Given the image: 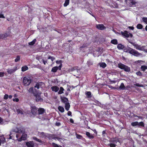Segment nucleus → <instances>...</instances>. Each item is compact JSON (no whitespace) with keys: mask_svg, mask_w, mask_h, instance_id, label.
<instances>
[{"mask_svg":"<svg viewBox=\"0 0 147 147\" xmlns=\"http://www.w3.org/2000/svg\"><path fill=\"white\" fill-rule=\"evenodd\" d=\"M117 48L119 50L123 49L124 48V46L121 44H119L117 45Z\"/></svg>","mask_w":147,"mask_h":147,"instance_id":"obj_20","label":"nucleus"},{"mask_svg":"<svg viewBox=\"0 0 147 147\" xmlns=\"http://www.w3.org/2000/svg\"><path fill=\"white\" fill-rule=\"evenodd\" d=\"M48 59H51L52 61H53L55 59V57H51V56H49Z\"/></svg>","mask_w":147,"mask_h":147,"instance_id":"obj_45","label":"nucleus"},{"mask_svg":"<svg viewBox=\"0 0 147 147\" xmlns=\"http://www.w3.org/2000/svg\"><path fill=\"white\" fill-rule=\"evenodd\" d=\"M28 67L26 66H23L22 68V71H24L28 69Z\"/></svg>","mask_w":147,"mask_h":147,"instance_id":"obj_33","label":"nucleus"},{"mask_svg":"<svg viewBox=\"0 0 147 147\" xmlns=\"http://www.w3.org/2000/svg\"><path fill=\"white\" fill-rule=\"evenodd\" d=\"M61 100L62 102L63 103L67 102L68 101V99L66 97H61Z\"/></svg>","mask_w":147,"mask_h":147,"instance_id":"obj_28","label":"nucleus"},{"mask_svg":"<svg viewBox=\"0 0 147 147\" xmlns=\"http://www.w3.org/2000/svg\"><path fill=\"white\" fill-rule=\"evenodd\" d=\"M96 27L97 29L100 30H104L106 28V27L102 24H97Z\"/></svg>","mask_w":147,"mask_h":147,"instance_id":"obj_8","label":"nucleus"},{"mask_svg":"<svg viewBox=\"0 0 147 147\" xmlns=\"http://www.w3.org/2000/svg\"><path fill=\"white\" fill-rule=\"evenodd\" d=\"M134 85L135 86H136L137 87H144V86L142 84H140L139 83H136L135 84H134Z\"/></svg>","mask_w":147,"mask_h":147,"instance_id":"obj_41","label":"nucleus"},{"mask_svg":"<svg viewBox=\"0 0 147 147\" xmlns=\"http://www.w3.org/2000/svg\"><path fill=\"white\" fill-rule=\"evenodd\" d=\"M42 84H44V83L41 82H38L36 84L34 87L37 89H38L40 88V86H41Z\"/></svg>","mask_w":147,"mask_h":147,"instance_id":"obj_17","label":"nucleus"},{"mask_svg":"<svg viewBox=\"0 0 147 147\" xmlns=\"http://www.w3.org/2000/svg\"><path fill=\"white\" fill-rule=\"evenodd\" d=\"M145 46H143L142 47L141 46V49H140V50H142L146 52L147 51V50L145 49Z\"/></svg>","mask_w":147,"mask_h":147,"instance_id":"obj_40","label":"nucleus"},{"mask_svg":"<svg viewBox=\"0 0 147 147\" xmlns=\"http://www.w3.org/2000/svg\"><path fill=\"white\" fill-rule=\"evenodd\" d=\"M3 36V34H0V40L4 38Z\"/></svg>","mask_w":147,"mask_h":147,"instance_id":"obj_61","label":"nucleus"},{"mask_svg":"<svg viewBox=\"0 0 147 147\" xmlns=\"http://www.w3.org/2000/svg\"><path fill=\"white\" fill-rule=\"evenodd\" d=\"M71 112L70 111H68L67 112V115L68 116H70L71 117L72 116V115L71 114Z\"/></svg>","mask_w":147,"mask_h":147,"instance_id":"obj_54","label":"nucleus"},{"mask_svg":"<svg viewBox=\"0 0 147 147\" xmlns=\"http://www.w3.org/2000/svg\"><path fill=\"white\" fill-rule=\"evenodd\" d=\"M120 142L119 139L116 137L113 138L111 140V142L114 144H116L117 142Z\"/></svg>","mask_w":147,"mask_h":147,"instance_id":"obj_14","label":"nucleus"},{"mask_svg":"<svg viewBox=\"0 0 147 147\" xmlns=\"http://www.w3.org/2000/svg\"><path fill=\"white\" fill-rule=\"evenodd\" d=\"M129 42L132 45L136 47V49L140 50L141 49V46L138 45L137 44H135L134 42H131L130 41H129Z\"/></svg>","mask_w":147,"mask_h":147,"instance_id":"obj_13","label":"nucleus"},{"mask_svg":"<svg viewBox=\"0 0 147 147\" xmlns=\"http://www.w3.org/2000/svg\"><path fill=\"white\" fill-rule=\"evenodd\" d=\"M64 89L63 87H61L60 88V90L58 92V93L59 94H62L63 93V91L64 90Z\"/></svg>","mask_w":147,"mask_h":147,"instance_id":"obj_29","label":"nucleus"},{"mask_svg":"<svg viewBox=\"0 0 147 147\" xmlns=\"http://www.w3.org/2000/svg\"><path fill=\"white\" fill-rule=\"evenodd\" d=\"M27 135L26 134H22L20 138L18 139L19 142H21L22 140H24L26 139Z\"/></svg>","mask_w":147,"mask_h":147,"instance_id":"obj_12","label":"nucleus"},{"mask_svg":"<svg viewBox=\"0 0 147 147\" xmlns=\"http://www.w3.org/2000/svg\"><path fill=\"white\" fill-rule=\"evenodd\" d=\"M58 109L59 111L62 113H63L64 111V109L63 107L61 106H59L58 107Z\"/></svg>","mask_w":147,"mask_h":147,"instance_id":"obj_30","label":"nucleus"},{"mask_svg":"<svg viewBox=\"0 0 147 147\" xmlns=\"http://www.w3.org/2000/svg\"><path fill=\"white\" fill-rule=\"evenodd\" d=\"M126 50L125 52L129 53L133 55L136 57H138L141 56L142 55L141 53L138 52L137 51L131 47L129 48L126 49Z\"/></svg>","mask_w":147,"mask_h":147,"instance_id":"obj_1","label":"nucleus"},{"mask_svg":"<svg viewBox=\"0 0 147 147\" xmlns=\"http://www.w3.org/2000/svg\"><path fill=\"white\" fill-rule=\"evenodd\" d=\"M31 80L30 78L28 77H25L23 79V83L25 86H28L30 84Z\"/></svg>","mask_w":147,"mask_h":147,"instance_id":"obj_4","label":"nucleus"},{"mask_svg":"<svg viewBox=\"0 0 147 147\" xmlns=\"http://www.w3.org/2000/svg\"><path fill=\"white\" fill-rule=\"evenodd\" d=\"M86 135L88 137L90 135V134L89 132H86Z\"/></svg>","mask_w":147,"mask_h":147,"instance_id":"obj_57","label":"nucleus"},{"mask_svg":"<svg viewBox=\"0 0 147 147\" xmlns=\"http://www.w3.org/2000/svg\"><path fill=\"white\" fill-rule=\"evenodd\" d=\"M4 73L3 72H0V77H3L4 76Z\"/></svg>","mask_w":147,"mask_h":147,"instance_id":"obj_59","label":"nucleus"},{"mask_svg":"<svg viewBox=\"0 0 147 147\" xmlns=\"http://www.w3.org/2000/svg\"><path fill=\"white\" fill-rule=\"evenodd\" d=\"M45 113H46L45 110L44 108H39L38 109L37 114H38V115H43Z\"/></svg>","mask_w":147,"mask_h":147,"instance_id":"obj_9","label":"nucleus"},{"mask_svg":"<svg viewBox=\"0 0 147 147\" xmlns=\"http://www.w3.org/2000/svg\"><path fill=\"white\" fill-rule=\"evenodd\" d=\"M128 32L125 30L124 32L121 31L120 34H121L122 36L125 37L126 38H129V36L131 38L133 37V35L131 33H129V34L128 33Z\"/></svg>","mask_w":147,"mask_h":147,"instance_id":"obj_5","label":"nucleus"},{"mask_svg":"<svg viewBox=\"0 0 147 147\" xmlns=\"http://www.w3.org/2000/svg\"><path fill=\"white\" fill-rule=\"evenodd\" d=\"M86 94L88 98H91L92 97L91 93L90 91H87L86 92Z\"/></svg>","mask_w":147,"mask_h":147,"instance_id":"obj_26","label":"nucleus"},{"mask_svg":"<svg viewBox=\"0 0 147 147\" xmlns=\"http://www.w3.org/2000/svg\"><path fill=\"white\" fill-rule=\"evenodd\" d=\"M138 125L142 127L144 126V123L143 122H140L138 123Z\"/></svg>","mask_w":147,"mask_h":147,"instance_id":"obj_47","label":"nucleus"},{"mask_svg":"<svg viewBox=\"0 0 147 147\" xmlns=\"http://www.w3.org/2000/svg\"><path fill=\"white\" fill-rule=\"evenodd\" d=\"M46 117L45 115H44L42 117H40L39 116V118L40 119H42L44 120H45V119H46Z\"/></svg>","mask_w":147,"mask_h":147,"instance_id":"obj_52","label":"nucleus"},{"mask_svg":"<svg viewBox=\"0 0 147 147\" xmlns=\"http://www.w3.org/2000/svg\"><path fill=\"white\" fill-rule=\"evenodd\" d=\"M100 66L101 67L104 68L106 67L107 65L105 63H102L100 64Z\"/></svg>","mask_w":147,"mask_h":147,"instance_id":"obj_38","label":"nucleus"},{"mask_svg":"<svg viewBox=\"0 0 147 147\" xmlns=\"http://www.w3.org/2000/svg\"><path fill=\"white\" fill-rule=\"evenodd\" d=\"M76 136L77 138L78 139H81L82 138V137L81 135L78 134H76Z\"/></svg>","mask_w":147,"mask_h":147,"instance_id":"obj_44","label":"nucleus"},{"mask_svg":"<svg viewBox=\"0 0 147 147\" xmlns=\"http://www.w3.org/2000/svg\"><path fill=\"white\" fill-rule=\"evenodd\" d=\"M69 3V0H65V3L63 4L64 7L67 6Z\"/></svg>","mask_w":147,"mask_h":147,"instance_id":"obj_32","label":"nucleus"},{"mask_svg":"<svg viewBox=\"0 0 147 147\" xmlns=\"http://www.w3.org/2000/svg\"><path fill=\"white\" fill-rule=\"evenodd\" d=\"M55 125L57 126H59L61 125V123L60 122H56Z\"/></svg>","mask_w":147,"mask_h":147,"instance_id":"obj_63","label":"nucleus"},{"mask_svg":"<svg viewBox=\"0 0 147 147\" xmlns=\"http://www.w3.org/2000/svg\"><path fill=\"white\" fill-rule=\"evenodd\" d=\"M111 43L114 45H117L118 44L117 40L116 39L112 40L111 41Z\"/></svg>","mask_w":147,"mask_h":147,"instance_id":"obj_25","label":"nucleus"},{"mask_svg":"<svg viewBox=\"0 0 147 147\" xmlns=\"http://www.w3.org/2000/svg\"><path fill=\"white\" fill-rule=\"evenodd\" d=\"M136 74L138 76H142V73L140 71H138L136 73Z\"/></svg>","mask_w":147,"mask_h":147,"instance_id":"obj_39","label":"nucleus"},{"mask_svg":"<svg viewBox=\"0 0 147 147\" xmlns=\"http://www.w3.org/2000/svg\"><path fill=\"white\" fill-rule=\"evenodd\" d=\"M140 69L142 71H144L147 69V66L145 65H142Z\"/></svg>","mask_w":147,"mask_h":147,"instance_id":"obj_24","label":"nucleus"},{"mask_svg":"<svg viewBox=\"0 0 147 147\" xmlns=\"http://www.w3.org/2000/svg\"><path fill=\"white\" fill-rule=\"evenodd\" d=\"M16 111L18 114H24L23 110L22 109H16Z\"/></svg>","mask_w":147,"mask_h":147,"instance_id":"obj_19","label":"nucleus"},{"mask_svg":"<svg viewBox=\"0 0 147 147\" xmlns=\"http://www.w3.org/2000/svg\"><path fill=\"white\" fill-rule=\"evenodd\" d=\"M70 107V105L69 102H66L65 104V109L68 111L69 110V109Z\"/></svg>","mask_w":147,"mask_h":147,"instance_id":"obj_22","label":"nucleus"},{"mask_svg":"<svg viewBox=\"0 0 147 147\" xmlns=\"http://www.w3.org/2000/svg\"><path fill=\"white\" fill-rule=\"evenodd\" d=\"M54 30L55 31H56L57 32L59 33H61V31L59 30H57L56 29H54Z\"/></svg>","mask_w":147,"mask_h":147,"instance_id":"obj_62","label":"nucleus"},{"mask_svg":"<svg viewBox=\"0 0 147 147\" xmlns=\"http://www.w3.org/2000/svg\"><path fill=\"white\" fill-rule=\"evenodd\" d=\"M119 88L121 90H124L126 89L127 88L125 87L123 83H121V84L120 86L119 87Z\"/></svg>","mask_w":147,"mask_h":147,"instance_id":"obj_21","label":"nucleus"},{"mask_svg":"<svg viewBox=\"0 0 147 147\" xmlns=\"http://www.w3.org/2000/svg\"><path fill=\"white\" fill-rule=\"evenodd\" d=\"M143 27V25L140 24H137L136 27L137 29H141Z\"/></svg>","mask_w":147,"mask_h":147,"instance_id":"obj_34","label":"nucleus"},{"mask_svg":"<svg viewBox=\"0 0 147 147\" xmlns=\"http://www.w3.org/2000/svg\"><path fill=\"white\" fill-rule=\"evenodd\" d=\"M52 144L54 147H59V146L57 144H56L55 143H52Z\"/></svg>","mask_w":147,"mask_h":147,"instance_id":"obj_51","label":"nucleus"},{"mask_svg":"<svg viewBox=\"0 0 147 147\" xmlns=\"http://www.w3.org/2000/svg\"><path fill=\"white\" fill-rule=\"evenodd\" d=\"M12 134V133H11V132L10 133V134L9 135V138H8L9 139H12V137H13V136H11V135Z\"/></svg>","mask_w":147,"mask_h":147,"instance_id":"obj_56","label":"nucleus"},{"mask_svg":"<svg viewBox=\"0 0 147 147\" xmlns=\"http://www.w3.org/2000/svg\"><path fill=\"white\" fill-rule=\"evenodd\" d=\"M58 69V67L57 66H55L53 67L51 70L52 72L55 73L57 71Z\"/></svg>","mask_w":147,"mask_h":147,"instance_id":"obj_27","label":"nucleus"},{"mask_svg":"<svg viewBox=\"0 0 147 147\" xmlns=\"http://www.w3.org/2000/svg\"><path fill=\"white\" fill-rule=\"evenodd\" d=\"M28 92L30 93H31L32 94H34V92L33 87H31L28 90Z\"/></svg>","mask_w":147,"mask_h":147,"instance_id":"obj_37","label":"nucleus"},{"mask_svg":"<svg viewBox=\"0 0 147 147\" xmlns=\"http://www.w3.org/2000/svg\"><path fill=\"white\" fill-rule=\"evenodd\" d=\"M5 18V17H4L3 14L1 13L0 14V18Z\"/></svg>","mask_w":147,"mask_h":147,"instance_id":"obj_60","label":"nucleus"},{"mask_svg":"<svg viewBox=\"0 0 147 147\" xmlns=\"http://www.w3.org/2000/svg\"><path fill=\"white\" fill-rule=\"evenodd\" d=\"M3 119L0 117V125H2L3 124Z\"/></svg>","mask_w":147,"mask_h":147,"instance_id":"obj_50","label":"nucleus"},{"mask_svg":"<svg viewBox=\"0 0 147 147\" xmlns=\"http://www.w3.org/2000/svg\"><path fill=\"white\" fill-rule=\"evenodd\" d=\"M118 67L126 72H129L130 71V68L129 67L121 63L118 64Z\"/></svg>","mask_w":147,"mask_h":147,"instance_id":"obj_2","label":"nucleus"},{"mask_svg":"<svg viewBox=\"0 0 147 147\" xmlns=\"http://www.w3.org/2000/svg\"><path fill=\"white\" fill-rule=\"evenodd\" d=\"M78 71V70L77 69V68L76 67H73L69 68L68 71L69 72H72L74 71Z\"/></svg>","mask_w":147,"mask_h":147,"instance_id":"obj_23","label":"nucleus"},{"mask_svg":"<svg viewBox=\"0 0 147 147\" xmlns=\"http://www.w3.org/2000/svg\"><path fill=\"white\" fill-rule=\"evenodd\" d=\"M33 139L34 140H35L36 141L38 142H40V143L42 142V141L41 140H40L39 139L37 138L36 137H33Z\"/></svg>","mask_w":147,"mask_h":147,"instance_id":"obj_35","label":"nucleus"},{"mask_svg":"<svg viewBox=\"0 0 147 147\" xmlns=\"http://www.w3.org/2000/svg\"><path fill=\"white\" fill-rule=\"evenodd\" d=\"M138 122L137 121L133 122L131 123V125L133 126H135L138 125Z\"/></svg>","mask_w":147,"mask_h":147,"instance_id":"obj_36","label":"nucleus"},{"mask_svg":"<svg viewBox=\"0 0 147 147\" xmlns=\"http://www.w3.org/2000/svg\"><path fill=\"white\" fill-rule=\"evenodd\" d=\"M51 89L52 91L57 92L59 90V88L56 86H52L51 87Z\"/></svg>","mask_w":147,"mask_h":147,"instance_id":"obj_18","label":"nucleus"},{"mask_svg":"<svg viewBox=\"0 0 147 147\" xmlns=\"http://www.w3.org/2000/svg\"><path fill=\"white\" fill-rule=\"evenodd\" d=\"M31 111L32 114L34 115H36L37 114V108L35 106H32L30 107Z\"/></svg>","mask_w":147,"mask_h":147,"instance_id":"obj_6","label":"nucleus"},{"mask_svg":"<svg viewBox=\"0 0 147 147\" xmlns=\"http://www.w3.org/2000/svg\"><path fill=\"white\" fill-rule=\"evenodd\" d=\"M26 144L27 147H34V143L33 141L27 142Z\"/></svg>","mask_w":147,"mask_h":147,"instance_id":"obj_11","label":"nucleus"},{"mask_svg":"<svg viewBox=\"0 0 147 147\" xmlns=\"http://www.w3.org/2000/svg\"><path fill=\"white\" fill-rule=\"evenodd\" d=\"M108 146H110V147H115L116 145L115 144L113 143L109 144Z\"/></svg>","mask_w":147,"mask_h":147,"instance_id":"obj_46","label":"nucleus"},{"mask_svg":"<svg viewBox=\"0 0 147 147\" xmlns=\"http://www.w3.org/2000/svg\"><path fill=\"white\" fill-rule=\"evenodd\" d=\"M25 129L22 126L16 127L13 129L12 132L18 133H23L25 132Z\"/></svg>","mask_w":147,"mask_h":147,"instance_id":"obj_3","label":"nucleus"},{"mask_svg":"<svg viewBox=\"0 0 147 147\" xmlns=\"http://www.w3.org/2000/svg\"><path fill=\"white\" fill-rule=\"evenodd\" d=\"M106 131L105 130H104L102 132V135L103 136H105V134H106Z\"/></svg>","mask_w":147,"mask_h":147,"instance_id":"obj_64","label":"nucleus"},{"mask_svg":"<svg viewBox=\"0 0 147 147\" xmlns=\"http://www.w3.org/2000/svg\"><path fill=\"white\" fill-rule=\"evenodd\" d=\"M20 59V57L18 55L17 56L16 58L15 59V62H17L18 61H19Z\"/></svg>","mask_w":147,"mask_h":147,"instance_id":"obj_42","label":"nucleus"},{"mask_svg":"<svg viewBox=\"0 0 147 147\" xmlns=\"http://www.w3.org/2000/svg\"><path fill=\"white\" fill-rule=\"evenodd\" d=\"M17 69V67L16 66L13 69H7V72L9 74H11L15 72L16 71Z\"/></svg>","mask_w":147,"mask_h":147,"instance_id":"obj_10","label":"nucleus"},{"mask_svg":"<svg viewBox=\"0 0 147 147\" xmlns=\"http://www.w3.org/2000/svg\"><path fill=\"white\" fill-rule=\"evenodd\" d=\"M88 138L90 139H92L94 138V136L92 135H90Z\"/></svg>","mask_w":147,"mask_h":147,"instance_id":"obj_58","label":"nucleus"},{"mask_svg":"<svg viewBox=\"0 0 147 147\" xmlns=\"http://www.w3.org/2000/svg\"><path fill=\"white\" fill-rule=\"evenodd\" d=\"M13 101L16 102H18L19 101V99L18 98H16L13 99Z\"/></svg>","mask_w":147,"mask_h":147,"instance_id":"obj_53","label":"nucleus"},{"mask_svg":"<svg viewBox=\"0 0 147 147\" xmlns=\"http://www.w3.org/2000/svg\"><path fill=\"white\" fill-rule=\"evenodd\" d=\"M40 134L41 136H43V137L45 136L46 137H47V135H46L45 133L44 132H41V133H40Z\"/></svg>","mask_w":147,"mask_h":147,"instance_id":"obj_48","label":"nucleus"},{"mask_svg":"<svg viewBox=\"0 0 147 147\" xmlns=\"http://www.w3.org/2000/svg\"><path fill=\"white\" fill-rule=\"evenodd\" d=\"M34 95L36 98V102L42 101L43 99L41 97L40 94L38 93H34Z\"/></svg>","mask_w":147,"mask_h":147,"instance_id":"obj_7","label":"nucleus"},{"mask_svg":"<svg viewBox=\"0 0 147 147\" xmlns=\"http://www.w3.org/2000/svg\"><path fill=\"white\" fill-rule=\"evenodd\" d=\"M143 62V61L142 60H138L136 61V63L138 64L140 63L142 64Z\"/></svg>","mask_w":147,"mask_h":147,"instance_id":"obj_55","label":"nucleus"},{"mask_svg":"<svg viewBox=\"0 0 147 147\" xmlns=\"http://www.w3.org/2000/svg\"><path fill=\"white\" fill-rule=\"evenodd\" d=\"M8 98V95L7 94H5L3 98L5 100H7Z\"/></svg>","mask_w":147,"mask_h":147,"instance_id":"obj_49","label":"nucleus"},{"mask_svg":"<svg viewBox=\"0 0 147 147\" xmlns=\"http://www.w3.org/2000/svg\"><path fill=\"white\" fill-rule=\"evenodd\" d=\"M47 138H51L53 139H56L58 140L60 139L58 137H54V135L53 134H47Z\"/></svg>","mask_w":147,"mask_h":147,"instance_id":"obj_15","label":"nucleus"},{"mask_svg":"<svg viewBox=\"0 0 147 147\" xmlns=\"http://www.w3.org/2000/svg\"><path fill=\"white\" fill-rule=\"evenodd\" d=\"M5 142V138L3 135L0 136V146L1 144H3Z\"/></svg>","mask_w":147,"mask_h":147,"instance_id":"obj_16","label":"nucleus"},{"mask_svg":"<svg viewBox=\"0 0 147 147\" xmlns=\"http://www.w3.org/2000/svg\"><path fill=\"white\" fill-rule=\"evenodd\" d=\"M142 20L144 22L147 24V18L143 17L142 18Z\"/></svg>","mask_w":147,"mask_h":147,"instance_id":"obj_43","label":"nucleus"},{"mask_svg":"<svg viewBox=\"0 0 147 147\" xmlns=\"http://www.w3.org/2000/svg\"><path fill=\"white\" fill-rule=\"evenodd\" d=\"M36 41V39H34L32 41L29 42L28 44L30 45H32L35 44V42Z\"/></svg>","mask_w":147,"mask_h":147,"instance_id":"obj_31","label":"nucleus"}]
</instances>
